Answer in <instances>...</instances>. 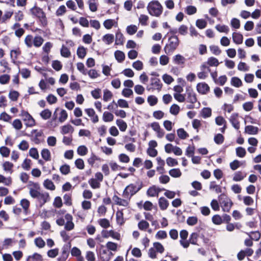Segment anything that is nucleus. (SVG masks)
Here are the masks:
<instances>
[{"label": "nucleus", "mask_w": 261, "mask_h": 261, "mask_svg": "<svg viewBox=\"0 0 261 261\" xmlns=\"http://www.w3.org/2000/svg\"><path fill=\"white\" fill-rule=\"evenodd\" d=\"M41 155L42 158L46 161L50 160V151L46 148H44L41 150Z\"/></svg>", "instance_id": "nucleus-24"}, {"label": "nucleus", "mask_w": 261, "mask_h": 261, "mask_svg": "<svg viewBox=\"0 0 261 261\" xmlns=\"http://www.w3.org/2000/svg\"><path fill=\"white\" fill-rule=\"evenodd\" d=\"M232 40L235 43L240 44L243 42V36L239 33L233 32L232 34Z\"/></svg>", "instance_id": "nucleus-10"}, {"label": "nucleus", "mask_w": 261, "mask_h": 261, "mask_svg": "<svg viewBox=\"0 0 261 261\" xmlns=\"http://www.w3.org/2000/svg\"><path fill=\"white\" fill-rule=\"evenodd\" d=\"M231 27L234 29H238L240 27V21L236 18H233L230 21Z\"/></svg>", "instance_id": "nucleus-49"}, {"label": "nucleus", "mask_w": 261, "mask_h": 261, "mask_svg": "<svg viewBox=\"0 0 261 261\" xmlns=\"http://www.w3.org/2000/svg\"><path fill=\"white\" fill-rule=\"evenodd\" d=\"M151 85L156 87L158 90H161L162 88V84L161 83V81L159 79L151 77L150 79Z\"/></svg>", "instance_id": "nucleus-15"}, {"label": "nucleus", "mask_w": 261, "mask_h": 261, "mask_svg": "<svg viewBox=\"0 0 261 261\" xmlns=\"http://www.w3.org/2000/svg\"><path fill=\"white\" fill-rule=\"evenodd\" d=\"M212 220L213 223L216 225H220L223 222L222 217H221L219 215H215L212 217Z\"/></svg>", "instance_id": "nucleus-55"}, {"label": "nucleus", "mask_w": 261, "mask_h": 261, "mask_svg": "<svg viewBox=\"0 0 261 261\" xmlns=\"http://www.w3.org/2000/svg\"><path fill=\"white\" fill-rule=\"evenodd\" d=\"M180 107L176 104H173L170 108V113L173 115H176L179 113Z\"/></svg>", "instance_id": "nucleus-39"}, {"label": "nucleus", "mask_w": 261, "mask_h": 261, "mask_svg": "<svg viewBox=\"0 0 261 261\" xmlns=\"http://www.w3.org/2000/svg\"><path fill=\"white\" fill-rule=\"evenodd\" d=\"M249 238L254 241H258L260 237V233L258 231H252L249 233H247Z\"/></svg>", "instance_id": "nucleus-35"}, {"label": "nucleus", "mask_w": 261, "mask_h": 261, "mask_svg": "<svg viewBox=\"0 0 261 261\" xmlns=\"http://www.w3.org/2000/svg\"><path fill=\"white\" fill-rule=\"evenodd\" d=\"M60 53L61 56L65 58H69L71 55L69 49L64 45H62L60 50Z\"/></svg>", "instance_id": "nucleus-26"}, {"label": "nucleus", "mask_w": 261, "mask_h": 261, "mask_svg": "<svg viewBox=\"0 0 261 261\" xmlns=\"http://www.w3.org/2000/svg\"><path fill=\"white\" fill-rule=\"evenodd\" d=\"M71 248V243L69 242L67 244H65L62 248V254L61 256H64L68 258L69 254V249Z\"/></svg>", "instance_id": "nucleus-13"}, {"label": "nucleus", "mask_w": 261, "mask_h": 261, "mask_svg": "<svg viewBox=\"0 0 261 261\" xmlns=\"http://www.w3.org/2000/svg\"><path fill=\"white\" fill-rule=\"evenodd\" d=\"M158 98L154 95H149L147 97V102L149 103L150 106H153L155 105L158 102Z\"/></svg>", "instance_id": "nucleus-51"}, {"label": "nucleus", "mask_w": 261, "mask_h": 261, "mask_svg": "<svg viewBox=\"0 0 261 261\" xmlns=\"http://www.w3.org/2000/svg\"><path fill=\"white\" fill-rule=\"evenodd\" d=\"M214 141L217 144H221L224 142V137L221 134H217L214 137Z\"/></svg>", "instance_id": "nucleus-52"}, {"label": "nucleus", "mask_w": 261, "mask_h": 261, "mask_svg": "<svg viewBox=\"0 0 261 261\" xmlns=\"http://www.w3.org/2000/svg\"><path fill=\"white\" fill-rule=\"evenodd\" d=\"M211 51L215 55L218 56L221 53V50L219 48V46L215 45H212L210 46Z\"/></svg>", "instance_id": "nucleus-54"}, {"label": "nucleus", "mask_w": 261, "mask_h": 261, "mask_svg": "<svg viewBox=\"0 0 261 261\" xmlns=\"http://www.w3.org/2000/svg\"><path fill=\"white\" fill-rule=\"evenodd\" d=\"M21 54L19 48L17 49L11 50L10 53V57L12 59V62L15 63V60L17 59V56Z\"/></svg>", "instance_id": "nucleus-36"}, {"label": "nucleus", "mask_w": 261, "mask_h": 261, "mask_svg": "<svg viewBox=\"0 0 261 261\" xmlns=\"http://www.w3.org/2000/svg\"><path fill=\"white\" fill-rule=\"evenodd\" d=\"M185 12L188 15H191L196 13L197 9L194 6H188L186 7Z\"/></svg>", "instance_id": "nucleus-50"}, {"label": "nucleus", "mask_w": 261, "mask_h": 261, "mask_svg": "<svg viewBox=\"0 0 261 261\" xmlns=\"http://www.w3.org/2000/svg\"><path fill=\"white\" fill-rule=\"evenodd\" d=\"M116 222L117 223L120 225H122L124 223V220L123 218V213L122 210H118L116 212Z\"/></svg>", "instance_id": "nucleus-12"}, {"label": "nucleus", "mask_w": 261, "mask_h": 261, "mask_svg": "<svg viewBox=\"0 0 261 261\" xmlns=\"http://www.w3.org/2000/svg\"><path fill=\"white\" fill-rule=\"evenodd\" d=\"M196 89L200 94H206L210 91V87L205 83H199L197 85Z\"/></svg>", "instance_id": "nucleus-7"}, {"label": "nucleus", "mask_w": 261, "mask_h": 261, "mask_svg": "<svg viewBox=\"0 0 261 261\" xmlns=\"http://www.w3.org/2000/svg\"><path fill=\"white\" fill-rule=\"evenodd\" d=\"M114 115L109 112L106 111L103 113L102 119L106 122H111L113 120Z\"/></svg>", "instance_id": "nucleus-22"}, {"label": "nucleus", "mask_w": 261, "mask_h": 261, "mask_svg": "<svg viewBox=\"0 0 261 261\" xmlns=\"http://www.w3.org/2000/svg\"><path fill=\"white\" fill-rule=\"evenodd\" d=\"M198 222V218L196 216L189 217L187 220V223L189 226H194Z\"/></svg>", "instance_id": "nucleus-37"}, {"label": "nucleus", "mask_w": 261, "mask_h": 261, "mask_svg": "<svg viewBox=\"0 0 261 261\" xmlns=\"http://www.w3.org/2000/svg\"><path fill=\"white\" fill-rule=\"evenodd\" d=\"M242 165V163L237 160H234L230 163V167L232 170H236Z\"/></svg>", "instance_id": "nucleus-47"}, {"label": "nucleus", "mask_w": 261, "mask_h": 261, "mask_svg": "<svg viewBox=\"0 0 261 261\" xmlns=\"http://www.w3.org/2000/svg\"><path fill=\"white\" fill-rule=\"evenodd\" d=\"M43 186L46 189L50 190H54L56 189L53 182L49 179H46L44 181Z\"/></svg>", "instance_id": "nucleus-23"}, {"label": "nucleus", "mask_w": 261, "mask_h": 261, "mask_svg": "<svg viewBox=\"0 0 261 261\" xmlns=\"http://www.w3.org/2000/svg\"><path fill=\"white\" fill-rule=\"evenodd\" d=\"M87 54L86 49L83 46H80L77 49L76 54L80 59H83Z\"/></svg>", "instance_id": "nucleus-18"}, {"label": "nucleus", "mask_w": 261, "mask_h": 261, "mask_svg": "<svg viewBox=\"0 0 261 261\" xmlns=\"http://www.w3.org/2000/svg\"><path fill=\"white\" fill-rule=\"evenodd\" d=\"M198 234L196 232H193L191 234L189 241L193 245H197V241L198 238Z\"/></svg>", "instance_id": "nucleus-56"}, {"label": "nucleus", "mask_w": 261, "mask_h": 261, "mask_svg": "<svg viewBox=\"0 0 261 261\" xmlns=\"http://www.w3.org/2000/svg\"><path fill=\"white\" fill-rule=\"evenodd\" d=\"M258 128L256 126L252 125L246 126V133L250 135H254L257 134L258 132Z\"/></svg>", "instance_id": "nucleus-28"}, {"label": "nucleus", "mask_w": 261, "mask_h": 261, "mask_svg": "<svg viewBox=\"0 0 261 261\" xmlns=\"http://www.w3.org/2000/svg\"><path fill=\"white\" fill-rule=\"evenodd\" d=\"M39 260H42V256L38 253H34L32 255L29 256L27 260V261Z\"/></svg>", "instance_id": "nucleus-32"}, {"label": "nucleus", "mask_w": 261, "mask_h": 261, "mask_svg": "<svg viewBox=\"0 0 261 261\" xmlns=\"http://www.w3.org/2000/svg\"><path fill=\"white\" fill-rule=\"evenodd\" d=\"M43 39L41 36L35 37L33 40V44L35 47H40L43 42Z\"/></svg>", "instance_id": "nucleus-44"}, {"label": "nucleus", "mask_w": 261, "mask_h": 261, "mask_svg": "<svg viewBox=\"0 0 261 261\" xmlns=\"http://www.w3.org/2000/svg\"><path fill=\"white\" fill-rule=\"evenodd\" d=\"M29 154L34 159L37 160L39 158V153L36 148H31L29 150Z\"/></svg>", "instance_id": "nucleus-59"}, {"label": "nucleus", "mask_w": 261, "mask_h": 261, "mask_svg": "<svg viewBox=\"0 0 261 261\" xmlns=\"http://www.w3.org/2000/svg\"><path fill=\"white\" fill-rule=\"evenodd\" d=\"M35 244L36 246L40 248H43L45 245V242L41 237H38L35 239Z\"/></svg>", "instance_id": "nucleus-63"}, {"label": "nucleus", "mask_w": 261, "mask_h": 261, "mask_svg": "<svg viewBox=\"0 0 261 261\" xmlns=\"http://www.w3.org/2000/svg\"><path fill=\"white\" fill-rule=\"evenodd\" d=\"M162 79L163 81L168 85L170 84L174 81V79L171 75L167 73L163 75Z\"/></svg>", "instance_id": "nucleus-62"}, {"label": "nucleus", "mask_w": 261, "mask_h": 261, "mask_svg": "<svg viewBox=\"0 0 261 261\" xmlns=\"http://www.w3.org/2000/svg\"><path fill=\"white\" fill-rule=\"evenodd\" d=\"M60 171L61 172V173L63 175L68 174L70 171L69 165L67 164H64L62 165L60 167Z\"/></svg>", "instance_id": "nucleus-46"}, {"label": "nucleus", "mask_w": 261, "mask_h": 261, "mask_svg": "<svg viewBox=\"0 0 261 261\" xmlns=\"http://www.w3.org/2000/svg\"><path fill=\"white\" fill-rule=\"evenodd\" d=\"M77 152L80 155L83 156L87 153L88 149L86 146L81 145L77 148Z\"/></svg>", "instance_id": "nucleus-45"}, {"label": "nucleus", "mask_w": 261, "mask_h": 261, "mask_svg": "<svg viewBox=\"0 0 261 261\" xmlns=\"http://www.w3.org/2000/svg\"><path fill=\"white\" fill-rule=\"evenodd\" d=\"M178 137L181 139H185L189 137V134L182 128H178L177 130Z\"/></svg>", "instance_id": "nucleus-31"}, {"label": "nucleus", "mask_w": 261, "mask_h": 261, "mask_svg": "<svg viewBox=\"0 0 261 261\" xmlns=\"http://www.w3.org/2000/svg\"><path fill=\"white\" fill-rule=\"evenodd\" d=\"M186 92L187 94V101L191 103H195L197 102V99L195 93L190 86L186 87Z\"/></svg>", "instance_id": "nucleus-6"}, {"label": "nucleus", "mask_w": 261, "mask_h": 261, "mask_svg": "<svg viewBox=\"0 0 261 261\" xmlns=\"http://www.w3.org/2000/svg\"><path fill=\"white\" fill-rule=\"evenodd\" d=\"M73 127L70 124H67L62 127L61 133L63 135L67 134L69 132L72 133L73 132Z\"/></svg>", "instance_id": "nucleus-34"}, {"label": "nucleus", "mask_w": 261, "mask_h": 261, "mask_svg": "<svg viewBox=\"0 0 261 261\" xmlns=\"http://www.w3.org/2000/svg\"><path fill=\"white\" fill-rule=\"evenodd\" d=\"M52 67L56 71L60 70L62 68V65L60 61L54 60L52 62Z\"/></svg>", "instance_id": "nucleus-57"}, {"label": "nucleus", "mask_w": 261, "mask_h": 261, "mask_svg": "<svg viewBox=\"0 0 261 261\" xmlns=\"http://www.w3.org/2000/svg\"><path fill=\"white\" fill-rule=\"evenodd\" d=\"M169 203L168 201L164 197H161L159 199V205L160 209L162 211L166 210Z\"/></svg>", "instance_id": "nucleus-8"}, {"label": "nucleus", "mask_w": 261, "mask_h": 261, "mask_svg": "<svg viewBox=\"0 0 261 261\" xmlns=\"http://www.w3.org/2000/svg\"><path fill=\"white\" fill-rule=\"evenodd\" d=\"M132 66L137 70H141L143 69V64L142 61L137 60L133 63Z\"/></svg>", "instance_id": "nucleus-64"}, {"label": "nucleus", "mask_w": 261, "mask_h": 261, "mask_svg": "<svg viewBox=\"0 0 261 261\" xmlns=\"http://www.w3.org/2000/svg\"><path fill=\"white\" fill-rule=\"evenodd\" d=\"M207 22L203 19H199L196 20V25L200 29H203L206 27Z\"/></svg>", "instance_id": "nucleus-40"}, {"label": "nucleus", "mask_w": 261, "mask_h": 261, "mask_svg": "<svg viewBox=\"0 0 261 261\" xmlns=\"http://www.w3.org/2000/svg\"><path fill=\"white\" fill-rule=\"evenodd\" d=\"M238 117V114L236 113H233L231 115L230 118V122L232 124V126L238 129L239 128V123L237 120V117Z\"/></svg>", "instance_id": "nucleus-19"}, {"label": "nucleus", "mask_w": 261, "mask_h": 261, "mask_svg": "<svg viewBox=\"0 0 261 261\" xmlns=\"http://www.w3.org/2000/svg\"><path fill=\"white\" fill-rule=\"evenodd\" d=\"M19 95V93L18 91L13 90L11 91L9 94V98L13 101H15L17 100Z\"/></svg>", "instance_id": "nucleus-38"}, {"label": "nucleus", "mask_w": 261, "mask_h": 261, "mask_svg": "<svg viewBox=\"0 0 261 261\" xmlns=\"http://www.w3.org/2000/svg\"><path fill=\"white\" fill-rule=\"evenodd\" d=\"M173 62L177 65L183 64L185 62V58L181 55L177 54L173 57Z\"/></svg>", "instance_id": "nucleus-16"}, {"label": "nucleus", "mask_w": 261, "mask_h": 261, "mask_svg": "<svg viewBox=\"0 0 261 261\" xmlns=\"http://www.w3.org/2000/svg\"><path fill=\"white\" fill-rule=\"evenodd\" d=\"M98 223L100 226L104 228H107L110 226L109 221L106 218L99 219Z\"/></svg>", "instance_id": "nucleus-48"}, {"label": "nucleus", "mask_w": 261, "mask_h": 261, "mask_svg": "<svg viewBox=\"0 0 261 261\" xmlns=\"http://www.w3.org/2000/svg\"><path fill=\"white\" fill-rule=\"evenodd\" d=\"M218 198L220 203L222 205L223 211L228 212L232 205L231 200L224 193L219 195Z\"/></svg>", "instance_id": "nucleus-5"}, {"label": "nucleus", "mask_w": 261, "mask_h": 261, "mask_svg": "<svg viewBox=\"0 0 261 261\" xmlns=\"http://www.w3.org/2000/svg\"><path fill=\"white\" fill-rule=\"evenodd\" d=\"M114 56L116 60L119 63H122L125 59V54L121 50H117L115 51Z\"/></svg>", "instance_id": "nucleus-11"}, {"label": "nucleus", "mask_w": 261, "mask_h": 261, "mask_svg": "<svg viewBox=\"0 0 261 261\" xmlns=\"http://www.w3.org/2000/svg\"><path fill=\"white\" fill-rule=\"evenodd\" d=\"M200 113L203 118H208L212 115V109L208 107H204L201 110Z\"/></svg>", "instance_id": "nucleus-14"}, {"label": "nucleus", "mask_w": 261, "mask_h": 261, "mask_svg": "<svg viewBox=\"0 0 261 261\" xmlns=\"http://www.w3.org/2000/svg\"><path fill=\"white\" fill-rule=\"evenodd\" d=\"M22 120L26 122L25 124L27 127H32L35 125V120L30 114L24 117Z\"/></svg>", "instance_id": "nucleus-9"}, {"label": "nucleus", "mask_w": 261, "mask_h": 261, "mask_svg": "<svg viewBox=\"0 0 261 261\" xmlns=\"http://www.w3.org/2000/svg\"><path fill=\"white\" fill-rule=\"evenodd\" d=\"M146 194L149 197L158 196L156 191V186L154 185L149 187L146 192Z\"/></svg>", "instance_id": "nucleus-27"}, {"label": "nucleus", "mask_w": 261, "mask_h": 261, "mask_svg": "<svg viewBox=\"0 0 261 261\" xmlns=\"http://www.w3.org/2000/svg\"><path fill=\"white\" fill-rule=\"evenodd\" d=\"M138 226L140 230H143L148 228L149 224L146 221L142 220L138 223Z\"/></svg>", "instance_id": "nucleus-53"}, {"label": "nucleus", "mask_w": 261, "mask_h": 261, "mask_svg": "<svg viewBox=\"0 0 261 261\" xmlns=\"http://www.w3.org/2000/svg\"><path fill=\"white\" fill-rule=\"evenodd\" d=\"M230 83L232 86L237 88L241 87L243 84L242 81L237 76L231 78Z\"/></svg>", "instance_id": "nucleus-21"}, {"label": "nucleus", "mask_w": 261, "mask_h": 261, "mask_svg": "<svg viewBox=\"0 0 261 261\" xmlns=\"http://www.w3.org/2000/svg\"><path fill=\"white\" fill-rule=\"evenodd\" d=\"M168 44L164 47L166 53L168 54L174 50L179 45L178 38L176 35H171L168 38Z\"/></svg>", "instance_id": "nucleus-4"}, {"label": "nucleus", "mask_w": 261, "mask_h": 261, "mask_svg": "<svg viewBox=\"0 0 261 261\" xmlns=\"http://www.w3.org/2000/svg\"><path fill=\"white\" fill-rule=\"evenodd\" d=\"M115 37V44L122 45L123 44L124 39L123 34L119 31H118L116 33Z\"/></svg>", "instance_id": "nucleus-17"}, {"label": "nucleus", "mask_w": 261, "mask_h": 261, "mask_svg": "<svg viewBox=\"0 0 261 261\" xmlns=\"http://www.w3.org/2000/svg\"><path fill=\"white\" fill-rule=\"evenodd\" d=\"M112 93L110 91L105 89L103 91V100L105 101H107L112 98Z\"/></svg>", "instance_id": "nucleus-61"}, {"label": "nucleus", "mask_w": 261, "mask_h": 261, "mask_svg": "<svg viewBox=\"0 0 261 261\" xmlns=\"http://www.w3.org/2000/svg\"><path fill=\"white\" fill-rule=\"evenodd\" d=\"M10 150L9 148L6 146H2L0 147V153L3 157H8L9 156Z\"/></svg>", "instance_id": "nucleus-43"}, {"label": "nucleus", "mask_w": 261, "mask_h": 261, "mask_svg": "<svg viewBox=\"0 0 261 261\" xmlns=\"http://www.w3.org/2000/svg\"><path fill=\"white\" fill-rule=\"evenodd\" d=\"M148 13L153 16L159 17L163 12V7L158 1L153 0L149 3L147 7Z\"/></svg>", "instance_id": "nucleus-2"}, {"label": "nucleus", "mask_w": 261, "mask_h": 261, "mask_svg": "<svg viewBox=\"0 0 261 261\" xmlns=\"http://www.w3.org/2000/svg\"><path fill=\"white\" fill-rule=\"evenodd\" d=\"M206 63L210 66H218L219 64V62L218 61V60L213 57H211L208 58Z\"/></svg>", "instance_id": "nucleus-29"}, {"label": "nucleus", "mask_w": 261, "mask_h": 261, "mask_svg": "<svg viewBox=\"0 0 261 261\" xmlns=\"http://www.w3.org/2000/svg\"><path fill=\"white\" fill-rule=\"evenodd\" d=\"M116 123L117 125L118 126L120 131H125L127 126L126 123L124 120L122 119H117L116 120Z\"/></svg>", "instance_id": "nucleus-20"}, {"label": "nucleus", "mask_w": 261, "mask_h": 261, "mask_svg": "<svg viewBox=\"0 0 261 261\" xmlns=\"http://www.w3.org/2000/svg\"><path fill=\"white\" fill-rule=\"evenodd\" d=\"M10 79L9 75L4 74L0 76V83L5 85L9 83Z\"/></svg>", "instance_id": "nucleus-58"}, {"label": "nucleus", "mask_w": 261, "mask_h": 261, "mask_svg": "<svg viewBox=\"0 0 261 261\" xmlns=\"http://www.w3.org/2000/svg\"><path fill=\"white\" fill-rule=\"evenodd\" d=\"M114 35L111 34H107L104 35L102 37V40L105 41L108 45L112 43L114 41Z\"/></svg>", "instance_id": "nucleus-33"}, {"label": "nucleus", "mask_w": 261, "mask_h": 261, "mask_svg": "<svg viewBox=\"0 0 261 261\" xmlns=\"http://www.w3.org/2000/svg\"><path fill=\"white\" fill-rule=\"evenodd\" d=\"M169 174L174 178L179 177L181 175V172L179 168H173L170 170Z\"/></svg>", "instance_id": "nucleus-25"}, {"label": "nucleus", "mask_w": 261, "mask_h": 261, "mask_svg": "<svg viewBox=\"0 0 261 261\" xmlns=\"http://www.w3.org/2000/svg\"><path fill=\"white\" fill-rule=\"evenodd\" d=\"M30 12L33 15L37 17L39 19L42 27H45L47 25V18L46 17L45 13L41 8L36 6V5H35L30 9Z\"/></svg>", "instance_id": "nucleus-3"}, {"label": "nucleus", "mask_w": 261, "mask_h": 261, "mask_svg": "<svg viewBox=\"0 0 261 261\" xmlns=\"http://www.w3.org/2000/svg\"><path fill=\"white\" fill-rule=\"evenodd\" d=\"M40 115L43 119L47 120L51 116V112L48 109H45L41 112Z\"/></svg>", "instance_id": "nucleus-30"}, {"label": "nucleus", "mask_w": 261, "mask_h": 261, "mask_svg": "<svg viewBox=\"0 0 261 261\" xmlns=\"http://www.w3.org/2000/svg\"><path fill=\"white\" fill-rule=\"evenodd\" d=\"M117 244L113 242L109 241L106 244V247L108 250L116 251L117 249Z\"/></svg>", "instance_id": "nucleus-41"}, {"label": "nucleus", "mask_w": 261, "mask_h": 261, "mask_svg": "<svg viewBox=\"0 0 261 261\" xmlns=\"http://www.w3.org/2000/svg\"><path fill=\"white\" fill-rule=\"evenodd\" d=\"M136 184L138 185V187L133 184H130L125 187L123 192V195L125 198L130 199L132 196L136 194L143 188L142 181L138 180Z\"/></svg>", "instance_id": "nucleus-1"}, {"label": "nucleus", "mask_w": 261, "mask_h": 261, "mask_svg": "<svg viewBox=\"0 0 261 261\" xmlns=\"http://www.w3.org/2000/svg\"><path fill=\"white\" fill-rule=\"evenodd\" d=\"M137 29L138 28L136 25L131 24L127 27L126 32L129 35H132L137 32Z\"/></svg>", "instance_id": "nucleus-42"}, {"label": "nucleus", "mask_w": 261, "mask_h": 261, "mask_svg": "<svg viewBox=\"0 0 261 261\" xmlns=\"http://www.w3.org/2000/svg\"><path fill=\"white\" fill-rule=\"evenodd\" d=\"M166 163L170 167L175 166L178 164L177 161L171 157H168L166 159Z\"/></svg>", "instance_id": "nucleus-60"}]
</instances>
